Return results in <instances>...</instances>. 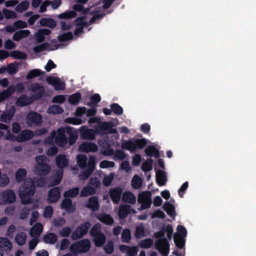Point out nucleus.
I'll list each match as a JSON object with an SVG mask.
<instances>
[{
  "label": "nucleus",
  "instance_id": "45",
  "mask_svg": "<svg viewBox=\"0 0 256 256\" xmlns=\"http://www.w3.org/2000/svg\"><path fill=\"white\" fill-rule=\"evenodd\" d=\"M76 16V12L74 10H70L59 14L58 18L60 19H70L74 18Z\"/></svg>",
  "mask_w": 256,
  "mask_h": 256
},
{
  "label": "nucleus",
  "instance_id": "58",
  "mask_svg": "<svg viewBox=\"0 0 256 256\" xmlns=\"http://www.w3.org/2000/svg\"><path fill=\"white\" fill-rule=\"evenodd\" d=\"M66 122L75 125H79L82 124V121L81 119L76 118H70L65 120Z\"/></svg>",
  "mask_w": 256,
  "mask_h": 256
},
{
  "label": "nucleus",
  "instance_id": "37",
  "mask_svg": "<svg viewBox=\"0 0 256 256\" xmlns=\"http://www.w3.org/2000/svg\"><path fill=\"white\" fill-rule=\"evenodd\" d=\"M43 240L46 243L53 244L57 240V236L54 233H48L44 236Z\"/></svg>",
  "mask_w": 256,
  "mask_h": 256
},
{
  "label": "nucleus",
  "instance_id": "59",
  "mask_svg": "<svg viewBox=\"0 0 256 256\" xmlns=\"http://www.w3.org/2000/svg\"><path fill=\"white\" fill-rule=\"evenodd\" d=\"M72 230L70 227H64L60 231L59 234L62 237L68 236L71 234Z\"/></svg>",
  "mask_w": 256,
  "mask_h": 256
},
{
  "label": "nucleus",
  "instance_id": "56",
  "mask_svg": "<svg viewBox=\"0 0 256 256\" xmlns=\"http://www.w3.org/2000/svg\"><path fill=\"white\" fill-rule=\"evenodd\" d=\"M114 177V174L112 173L110 174L109 175L105 176L103 179L104 184L106 186H109L111 184Z\"/></svg>",
  "mask_w": 256,
  "mask_h": 256
},
{
  "label": "nucleus",
  "instance_id": "23",
  "mask_svg": "<svg viewBox=\"0 0 256 256\" xmlns=\"http://www.w3.org/2000/svg\"><path fill=\"white\" fill-rule=\"evenodd\" d=\"M50 30L48 29L43 28L38 30L34 34V38L38 43L43 42L45 40V36L50 34Z\"/></svg>",
  "mask_w": 256,
  "mask_h": 256
},
{
  "label": "nucleus",
  "instance_id": "54",
  "mask_svg": "<svg viewBox=\"0 0 256 256\" xmlns=\"http://www.w3.org/2000/svg\"><path fill=\"white\" fill-rule=\"evenodd\" d=\"M152 160L151 159L147 160L142 164V170L144 172H148L152 169Z\"/></svg>",
  "mask_w": 256,
  "mask_h": 256
},
{
  "label": "nucleus",
  "instance_id": "61",
  "mask_svg": "<svg viewBox=\"0 0 256 256\" xmlns=\"http://www.w3.org/2000/svg\"><path fill=\"white\" fill-rule=\"evenodd\" d=\"M114 166V163L113 162L108 160H103L101 162L100 166L102 168H112Z\"/></svg>",
  "mask_w": 256,
  "mask_h": 256
},
{
  "label": "nucleus",
  "instance_id": "43",
  "mask_svg": "<svg viewBox=\"0 0 256 256\" xmlns=\"http://www.w3.org/2000/svg\"><path fill=\"white\" fill-rule=\"evenodd\" d=\"M80 189L78 188H72L64 193V196L68 198H74L79 193Z\"/></svg>",
  "mask_w": 256,
  "mask_h": 256
},
{
  "label": "nucleus",
  "instance_id": "36",
  "mask_svg": "<svg viewBox=\"0 0 256 256\" xmlns=\"http://www.w3.org/2000/svg\"><path fill=\"white\" fill-rule=\"evenodd\" d=\"M163 208L170 216L172 218L175 216L174 207L172 204L170 202H166L163 205Z\"/></svg>",
  "mask_w": 256,
  "mask_h": 256
},
{
  "label": "nucleus",
  "instance_id": "44",
  "mask_svg": "<svg viewBox=\"0 0 256 256\" xmlns=\"http://www.w3.org/2000/svg\"><path fill=\"white\" fill-rule=\"evenodd\" d=\"M145 152L146 154L150 156H154L158 158L159 156L158 152L156 149L152 146H148Z\"/></svg>",
  "mask_w": 256,
  "mask_h": 256
},
{
  "label": "nucleus",
  "instance_id": "7",
  "mask_svg": "<svg viewBox=\"0 0 256 256\" xmlns=\"http://www.w3.org/2000/svg\"><path fill=\"white\" fill-rule=\"evenodd\" d=\"M36 163L34 172L40 176H46L50 170V166L46 164L47 158L44 156H40L36 158Z\"/></svg>",
  "mask_w": 256,
  "mask_h": 256
},
{
  "label": "nucleus",
  "instance_id": "34",
  "mask_svg": "<svg viewBox=\"0 0 256 256\" xmlns=\"http://www.w3.org/2000/svg\"><path fill=\"white\" fill-rule=\"evenodd\" d=\"M98 219L101 222L108 225L112 224L114 223V219L108 214H100L97 216Z\"/></svg>",
  "mask_w": 256,
  "mask_h": 256
},
{
  "label": "nucleus",
  "instance_id": "32",
  "mask_svg": "<svg viewBox=\"0 0 256 256\" xmlns=\"http://www.w3.org/2000/svg\"><path fill=\"white\" fill-rule=\"evenodd\" d=\"M76 24L78 25V27L75 30L74 34L76 36H77L82 32L84 26L88 24V21L86 20L85 18H82L76 20Z\"/></svg>",
  "mask_w": 256,
  "mask_h": 256
},
{
  "label": "nucleus",
  "instance_id": "19",
  "mask_svg": "<svg viewBox=\"0 0 256 256\" xmlns=\"http://www.w3.org/2000/svg\"><path fill=\"white\" fill-rule=\"evenodd\" d=\"M98 148L96 144L91 142H85L80 146L78 150L85 152H94L97 151Z\"/></svg>",
  "mask_w": 256,
  "mask_h": 256
},
{
  "label": "nucleus",
  "instance_id": "50",
  "mask_svg": "<svg viewBox=\"0 0 256 256\" xmlns=\"http://www.w3.org/2000/svg\"><path fill=\"white\" fill-rule=\"evenodd\" d=\"M2 13L6 19L16 18L17 17V14L14 12L8 10L6 8H4L2 10Z\"/></svg>",
  "mask_w": 256,
  "mask_h": 256
},
{
  "label": "nucleus",
  "instance_id": "1",
  "mask_svg": "<svg viewBox=\"0 0 256 256\" xmlns=\"http://www.w3.org/2000/svg\"><path fill=\"white\" fill-rule=\"evenodd\" d=\"M66 131L68 132H70V128H60L56 131L52 132L50 136L46 140V142L50 144L55 142L57 145L62 147L68 146L73 144L75 143L78 138L77 132L74 131L70 133L68 142L67 138L64 135Z\"/></svg>",
  "mask_w": 256,
  "mask_h": 256
},
{
  "label": "nucleus",
  "instance_id": "9",
  "mask_svg": "<svg viewBox=\"0 0 256 256\" xmlns=\"http://www.w3.org/2000/svg\"><path fill=\"white\" fill-rule=\"evenodd\" d=\"M146 144V141L145 139H132L124 142L122 144V147L123 149L133 152L137 148H143Z\"/></svg>",
  "mask_w": 256,
  "mask_h": 256
},
{
  "label": "nucleus",
  "instance_id": "25",
  "mask_svg": "<svg viewBox=\"0 0 256 256\" xmlns=\"http://www.w3.org/2000/svg\"><path fill=\"white\" fill-rule=\"evenodd\" d=\"M15 108L12 106L8 110L4 112L0 116V120L2 122L8 123L9 122L15 113Z\"/></svg>",
  "mask_w": 256,
  "mask_h": 256
},
{
  "label": "nucleus",
  "instance_id": "13",
  "mask_svg": "<svg viewBox=\"0 0 256 256\" xmlns=\"http://www.w3.org/2000/svg\"><path fill=\"white\" fill-rule=\"evenodd\" d=\"M138 200L141 204V207L138 209L139 210L150 208L152 204L151 193L149 192L140 193Z\"/></svg>",
  "mask_w": 256,
  "mask_h": 256
},
{
  "label": "nucleus",
  "instance_id": "33",
  "mask_svg": "<svg viewBox=\"0 0 256 256\" xmlns=\"http://www.w3.org/2000/svg\"><path fill=\"white\" fill-rule=\"evenodd\" d=\"M156 178L158 186H162L164 185L166 182V172L162 170H158L156 172Z\"/></svg>",
  "mask_w": 256,
  "mask_h": 256
},
{
  "label": "nucleus",
  "instance_id": "52",
  "mask_svg": "<svg viewBox=\"0 0 256 256\" xmlns=\"http://www.w3.org/2000/svg\"><path fill=\"white\" fill-rule=\"evenodd\" d=\"M131 239V234L130 230L128 229H126L123 230L122 234V241L124 242H128Z\"/></svg>",
  "mask_w": 256,
  "mask_h": 256
},
{
  "label": "nucleus",
  "instance_id": "28",
  "mask_svg": "<svg viewBox=\"0 0 256 256\" xmlns=\"http://www.w3.org/2000/svg\"><path fill=\"white\" fill-rule=\"evenodd\" d=\"M43 230V226L40 223H36L30 230V235L32 237L38 238Z\"/></svg>",
  "mask_w": 256,
  "mask_h": 256
},
{
  "label": "nucleus",
  "instance_id": "63",
  "mask_svg": "<svg viewBox=\"0 0 256 256\" xmlns=\"http://www.w3.org/2000/svg\"><path fill=\"white\" fill-rule=\"evenodd\" d=\"M66 223L65 220L62 218H54L52 221L53 225L54 226L60 227L64 226Z\"/></svg>",
  "mask_w": 256,
  "mask_h": 256
},
{
  "label": "nucleus",
  "instance_id": "46",
  "mask_svg": "<svg viewBox=\"0 0 256 256\" xmlns=\"http://www.w3.org/2000/svg\"><path fill=\"white\" fill-rule=\"evenodd\" d=\"M9 56L16 59H25L26 54L18 50L12 51L9 54Z\"/></svg>",
  "mask_w": 256,
  "mask_h": 256
},
{
  "label": "nucleus",
  "instance_id": "21",
  "mask_svg": "<svg viewBox=\"0 0 256 256\" xmlns=\"http://www.w3.org/2000/svg\"><path fill=\"white\" fill-rule=\"evenodd\" d=\"M46 80L48 82L52 85L56 90H64L65 88V84L59 78L49 76Z\"/></svg>",
  "mask_w": 256,
  "mask_h": 256
},
{
  "label": "nucleus",
  "instance_id": "41",
  "mask_svg": "<svg viewBox=\"0 0 256 256\" xmlns=\"http://www.w3.org/2000/svg\"><path fill=\"white\" fill-rule=\"evenodd\" d=\"M96 192V190L94 188L88 186L84 188L80 192L81 196H88L90 195H92Z\"/></svg>",
  "mask_w": 256,
  "mask_h": 256
},
{
  "label": "nucleus",
  "instance_id": "17",
  "mask_svg": "<svg viewBox=\"0 0 256 256\" xmlns=\"http://www.w3.org/2000/svg\"><path fill=\"white\" fill-rule=\"evenodd\" d=\"M42 116L36 112H30L26 118V123L29 126L39 124L42 122Z\"/></svg>",
  "mask_w": 256,
  "mask_h": 256
},
{
  "label": "nucleus",
  "instance_id": "12",
  "mask_svg": "<svg viewBox=\"0 0 256 256\" xmlns=\"http://www.w3.org/2000/svg\"><path fill=\"white\" fill-rule=\"evenodd\" d=\"M186 234L187 232L184 226L180 225L178 226L177 232L174 234V242L178 247L182 248L184 246Z\"/></svg>",
  "mask_w": 256,
  "mask_h": 256
},
{
  "label": "nucleus",
  "instance_id": "31",
  "mask_svg": "<svg viewBox=\"0 0 256 256\" xmlns=\"http://www.w3.org/2000/svg\"><path fill=\"white\" fill-rule=\"evenodd\" d=\"M30 33V31L28 30H18L14 33L12 38L15 41H19L22 38L28 37Z\"/></svg>",
  "mask_w": 256,
  "mask_h": 256
},
{
  "label": "nucleus",
  "instance_id": "30",
  "mask_svg": "<svg viewBox=\"0 0 256 256\" xmlns=\"http://www.w3.org/2000/svg\"><path fill=\"white\" fill-rule=\"evenodd\" d=\"M122 200L124 202L131 204H134L136 202V197L132 192L129 191L124 192L122 196Z\"/></svg>",
  "mask_w": 256,
  "mask_h": 256
},
{
  "label": "nucleus",
  "instance_id": "26",
  "mask_svg": "<svg viewBox=\"0 0 256 256\" xmlns=\"http://www.w3.org/2000/svg\"><path fill=\"white\" fill-rule=\"evenodd\" d=\"M122 189L120 188L111 189L109 192L110 197L114 204H118L120 198Z\"/></svg>",
  "mask_w": 256,
  "mask_h": 256
},
{
  "label": "nucleus",
  "instance_id": "8",
  "mask_svg": "<svg viewBox=\"0 0 256 256\" xmlns=\"http://www.w3.org/2000/svg\"><path fill=\"white\" fill-rule=\"evenodd\" d=\"M56 163L57 166L60 168V170H58L55 176L52 178V181L48 186L56 185L60 182L63 175V171L62 168L67 166L68 160L64 155L60 154L56 158Z\"/></svg>",
  "mask_w": 256,
  "mask_h": 256
},
{
  "label": "nucleus",
  "instance_id": "35",
  "mask_svg": "<svg viewBox=\"0 0 256 256\" xmlns=\"http://www.w3.org/2000/svg\"><path fill=\"white\" fill-rule=\"evenodd\" d=\"M86 206L93 210H98L99 207L98 198L95 196L90 198Z\"/></svg>",
  "mask_w": 256,
  "mask_h": 256
},
{
  "label": "nucleus",
  "instance_id": "2",
  "mask_svg": "<svg viewBox=\"0 0 256 256\" xmlns=\"http://www.w3.org/2000/svg\"><path fill=\"white\" fill-rule=\"evenodd\" d=\"M173 228L172 226L168 224L160 232L155 234L156 237L158 238L156 242V248L164 256L168 254L170 250L169 244L164 238L165 234H166L168 238L170 240Z\"/></svg>",
  "mask_w": 256,
  "mask_h": 256
},
{
  "label": "nucleus",
  "instance_id": "24",
  "mask_svg": "<svg viewBox=\"0 0 256 256\" xmlns=\"http://www.w3.org/2000/svg\"><path fill=\"white\" fill-rule=\"evenodd\" d=\"M60 191L58 188H54L50 190L48 193V200L50 202H56L60 198Z\"/></svg>",
  "mask_w": 256,
  "mask_h": 256
},
{
  "label": "nucleus",
  "instance_id": "49",
  "mask_svg": "<svg viewBox=\"0 0 256 256\" xmlns=\"http://www.w3.org/2000/svg\"><path fill=\"white\" fill-rule=\"evenodd\" d=\"M44 72H42L39 69H34L32 70L26 76V78L27 79H30L35 77H36L38 76H39L41 74H42Z\"/></svg>",
  "mask_w": 256,
  "mask_h": 256
},
{
  "label": "nucleus",
  "instance_id": "16",
  "mask_svg": "<svg viewBox=\"0 0 256 256\" xmlns=\"http://www.w3.org/2000/svg\"><path fill=\"white\" fill-rule=\"evenodd\" d=\"M12 247V244L10 240L6 238L0 237V256L8 254L11 250Z\"/></svg>",
  "mask_w": 256,
  "mask_h": 256
},
{
  "label": "nucleus",
  "instance_id": "6",
  "mask_svg": "<svg viewBox=\"0 0 256 256\" xmlns=\"http://www.w3.org/2000/svg\"><path fill=\"white\" fill-rule=\"evenodd\" d=\"M30 90L34 93V98H28L26 95H22L19 97L16 104L18 106H24L31 104L34 98H40L44 92V89L42 86L37 84H33L30 87Z\"/></svg>",
  "mask_w": 256,
  "mask_h": 256
},
{
  "label": "nucleus",
  "instance_id": "15",
  "mask_svg": "<svg viewBox=\"0 0 256 256\" xmlns=\"http://www.w3.org/2000/svg\"><path fill=\"white\" fill-rule=\"evenodd\" d=\"M1 204H5L14 202L16 200L14 192L11 190H6L1 192Z\"/></svg>",
  "mask_w": 256,
  "mask_h": 256
},
{
  "label": "nucleus",
  "instance_id": "38",
  "mask_svg": "<svg viewBox=\"0 0 256 256\" xmlns=\"http://www.w3.org/2000/svg\"><path fill=\"white\" fill-rule=\"evenodd\" d=\"M112 122H104L100 123V128L106 132H115L116 130L112 128Z\"/></svg>",
  "mask_w": 256,
  "mask_h": 256
},
{
  "label": "nucleus",
  "instance_id": "60",
  "mask_svg": "<svg viewBox=\"0 0 256 256\" xmlns=\"http://www.w3.org/2000/svg\"><path fill=\"white\" fill-rule=\"evenodd\" d=\"M153 241L150 239H146L140 242V246L143 248H149L152 244Z\"/></svg>",
  "mask_w": 256,
  "mask_h": 256
},
{
  "label": "nucleus",
  "instance_id": "5",
  "mask_svg": "<svg viewBox=\"0 0 256 256\" xmlns=\"http://www.w3.org/2000/svg\"><path fill=\"white\" fill-rule=\"evenodd\" d=\"M35 185L30 178L26 179L19 188V196L24 204H29L34 194Z\"/></svg>",
  "mask_w": 256,
  "mask_h": 256
},
{
  "label": "nucleus",
  "instance_id": "3",
  "mask_svg": "<svg viewBox=\"0 0 256 256\" xmlns=\"http://www.w3.org/2000/svg\"><path fill=\"white\" fill-rule=\"evenodd\" d=\"M0 137L4 136L6 140L22 142L28 140L33 137L34 134L30 130H25L22 131L18 136H15L10 134L8 127L4 124L0 123Z\"/></svg>",
  "mask_w": 256,
  "mask_h": 256
},
{
  "label": "nucleus",
  "instance_id": "20",
  "mask_svg": "<svg viewBox=\"0 0 256 256\" xmlns=\"http://www.w3.org/2000/svg\"><path fill=\"white\" fill-rule=\"evenodd\" d=\"M60 46V44L50 45L49 43H43L34 48V51L36 53L44 50H56Z\"/></svg>",
  "mask_w": 256,
  "mask_h": 256
},
{
  "label": "nucleus",
  "instance_id": "4",
  "mask_svg": "<svg viewBox=\"0 0 256 256\" xmlns=\"http://www.w3.org/2000/svg\"><path fill=\"white\" fill-rule=\"evenodd\" d=\"M76 160L78 166L85 169L84 171L80 174V179L84 180L88 178L95 168V158L92 156H90L88 164L86 163V156L84 154H78L77 156Z\"/></svg>",
  "mask_w": 256,
  "mask_h": 256
},
{
  "label": "nucleus",
  "instance_id": "39",
  "mask_svg": "<svg viewBox=\"0 0 256 256\" xmlns=\"http://www.w3.org/2000/svg\"><path fill=\"white\" fill-rule=\"evenodd\" d=\"M40 24L42 26H48L50 28H54L56 26L54 20L50 18H44L40 20Z\"/></svg>",
  "mask_w": 256,
  "mask_h": 256
},
{
  "label": "nucleus",
  "instance_id": "40",
  "mask_svg": "<svg viewBox=\"0 0 256 256\" xmlns=\"http://www.w3.org/2000/svg\"><path fill=\"white\" fill-rule=\"evenodd\" d=\"M142 184V179L138 176H134L131 182L132 187L135 189H138L141 188Z\"/></svg>",
  "mask_w": 256,
  "mask_h": 256
},
{
  "label": "nucleus",
  "instance_id": "64",
  "mask_svg": "<svg viewBox=\"0 0 256 256\" xmlns=\"http://www.w3.org/2000/svg\"><path fill=\"white\" fill-rule=\"evenodd\" d=\"M144 227L142 225H140L136 227V236L137 238H140L144 235Z\"/></svg>",
  "mask_w": 256,
  "mask_h": 256
},
{
  "label": "nucleus",
  "instance_id": "29",
  "mask_svg": "<svg viewBox=\"0 0 256 256\" xmlns=\"http://www.w3.org/2000/svg\"><path fill=\"white\" fill-rule=\"evenodd\" d=\"M14 90V87L13 85H11L8 88L0 92V102L10 97Z\"/></svg>",
  "mask_w": 256,
  "mask_h": 256
},
{
  "label": "nucleus",
  "instance_id": "42",
  "mask_svg": "<svg viewBox=\"0 0 256 256\" xmlns=\"http://www.w3.org/2000/svg\"><path fill=\"white\" fill-rule=\"evenodd\" d=\"M26 236L25 233L20 232L16 234L15 240L16 242L20 246L24 244L26 242Z\"/></svg>",
  "mask_w": 256,
  "mask_h": 256
},
{
  "label": "nucleus",
  "instance_id": "48",
  "mask_svg": "<svg viewBox=\"0 0 256 256\" xmlns=\"http://www.w3.org/2000/svg\"><path fill=\"white\" fill-rule=\"evenodd\" d=\"M63 112L62 109L58 105H54L50 107L48 110V112L50 114H59Z\"/></svg>",
  "mask_w": 256,
  "mask_h": 256
},
{
  "label": "nucleus",
  "instance_id": "53",
  "mask_svg": "<svg viewBox=\"0 0 256 256\" xmlns=\"http://www.w3.org/2000/svg\"><path fill=\"white\" fill-rule=\"evenodd\" d=\"M80 98V94L78 92H76L70 96L69 98V102L72 104H76L79 102Z\"/></svg>",
  "mask_w": 256,
  "mask_h": 256
},
{
  "label": "nucleus",
  "instance_id": "22",
  "mask_svg": "<svg viewBox=\"0 0 256 256\" xmlns=\"http://www.w3.org/2000/svg\"><path fill=\"white\" fill-rule=\"evenodd\" d=\"M80 132L81 136L84 139L92 140L95 138L96 131L86 128L85 126H82L80 128Z\"/></svg>",
  "mask_w": 256,
  "mask_h": 256
},
{
  "label": "nucleus",
  "instance_id": "14",
  "mask_svg": "<svg viewBox=\"0 0 256 256\" xmlns=\"http://www.w3.org/2000/svg\"><path fill=\"white\" fill-rule=\"evenodd\" d=\"M90 224L89 222H85L78 226L72 233V239H79L84 236L88 232Z\"/></svg>",
  "mask_w": 256,
  "mask_h": 256
},
{
  "label": "nucleus",
  "instance_id": "55",
  "mask_svg": "<svg viewBox=\"0 0 256 256\" xmlns=\"http://www.w3.org/2000/svg\"><path fill=\"white\" fill-rule=\"evenodd\" d=\"M26 172L24 169H19L16 174V178L18 182L21 181L26 176Z\"/></svg>",
  "mask_w": 256,
  "mask_h": 256
},
{
  "label": "nucleus",
  "instance_id": "51",
  "mask_svg": "<svg viewBox=\"0 0 256 256\" xmlns=\"http://www.w3.org/2000/svg\"><path fill=\"white\" fill-rule=\"evenodd\" d=\"M72 34L71 32H68L60 35L58 36V39L60 42H62L72 40Z\"/></svg>",
  "mask_w": 256,
  "mask_h": 256
},
{
  "label": "nucleus",
  "instance_id": "27",
  "mask_svg": "<svg viewBox=\"0 0 256 256\" xmlns=\"http://www.w3.org/2000/svg\"><path fill=\"white\" fill-rule=\"evenodd\" d=\"M60 206L62 209L70 213L73 212L76 209V206L72 204V200L66 198L62 200Z\"/></svg>",
  "mask_w": 256,
  "mask_h": 256
},
{
  "label": "nucleus",
  "instance_id": "10",
  "mask_svg": "<svg viewBox=\"0 0 256 256\" xmlns=\"http://www.w3.org/2000/svg\"><path fill=\"white\" fill-rule=\"evenodd\" d=\"M100 224H96L90 232V234L94 237V240L96 246H102L106 240L105 236L100 232Z\"/></svg>",
  "mask_w": 256,
  "mask_h": 256
},
{
  "label": "nucleus",
  "instance_id": "57",
  "mask_svg": "<svg viewBox=\"0 0 256 256\" xmlns=\"http://www.w3.org/2000/svg\"><path fill=\"white\" fill-rule=\"evenodd\" d=\"M111 109L114 113L118 115H120L123 112L122 108L116 104H112Z\"/></svg>",
  "mask_w": 256,
  "mask_h": 256
},
{
  "label": "nucleus",
  "instance_id": "47",
  "mask_svg": "<svg viewBox=\"0 0 256 256\" xmlns=\"http://www.w3.org/2000/svg\"><path fill=\"white\" fill-rule=\"evenodd\" d=\"M29 2L24 0L20 3L16 7V10L18 12H22L26 10L29 6Z\"/></svg>",
  "mask_w": 256,
  "mask_h": 256
},
{
  "label": "nucleus",
  "instance_id": "18",
  "mask_svg": "<svg viewBox=\"0 0 256 256\" xmlns=\"http://www.w3.org/2000/svg\"><path fill=\"white\" fill-rule=\"evenodd\" d=\"M136 211L129 205L122 204L120 206L118 211V216L121 219H124L127 216L132 213L134 214Z\"/></svg>",
  "mask_w": 256,
  "mask_h": 256
},
{
  "label": "nucleus",
  "instance_id": "62",
  "mask_svg": "<svg viewBox=\"0 0 256 256\" xmlns=\"http://www.w3.org/2000/svg\"><path fill=\"white\" fill-rule=\"evenodd\" d=\"M114 159L115 160H122L125 156V154L122 150H117L114 152Z\"/></svg>",
  "mask_w": 256,
  "mask_h": 256
},
{
  "label": "nucleus",
  "instance_id": "11",
  "mask_svg": "<svg viewBox=\"0 0 256 256\" xmlns=\"http://www.w3.org/2000/svg\"><path fill=\"white\" fill-rule=\"evenodd\" d=\"M90 247V242L88 240H83L73 244L70 251L74 254L84 252L88 251Z\"/></svg>",
  "mask_w": 256,
  "mask_h": 256
}]
</instances>
